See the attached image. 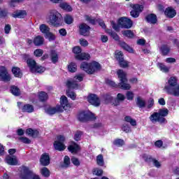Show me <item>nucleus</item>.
Here are the masks:
<instances>
[{"label":"nucleus","mask_w":179,"mask_h":179,"mask_svg":"<svg viewBox=\"0 0 179 179\" xmlns=\"http://www.w3.org/2000/svg\"><path fill=\"white\" fill-rule=\"evenodd\" d=\"M83 78H85V75L78 74L73 77L72 80H69L66 83V86L68 87V90L66 91V94L68 97H70L71 100H76V94L74 92L71 91V90H77L79 89L78 82H82L83 80Z\"/></svg>","instance_id":"1"},{"label":"nucleus","mask_w":179,"mask_h":179,"mask_svg":"<svg viewBox=\"0 0 179 179\" xmlns=\"http://www.w3.org/2000/svg\"><path fill=\"white\" fill-rule=\"evenodd\" d=\"M177 81V78L171 77L168 80V85L165 86L164 89L168 93V94H171L172 96H179V85Z\"/></svg>","instance_id":"2"},{"label":"nucleus","mask_w":179,"mask_h":179,"mask_svg":"<svg viewBox=\"0 0 179 179\" xmlns=\"http://www.w3.org/2000/svg\"><path fill=\"white\" fill-rule=\"evenodd\" d=\"M49 23L53 26H59L62 23V15L56 10H50L49 12Z\"/></svg>","instance_id":"3"},{"label":"nucleus","mask_w":179,"mask_h":179,"mask_svg":"<svg viewBox=\"0 0 179 179\" xmlns=\"http://www.w3.org/2000/svg\"><path fill=\"white\" fill-rule=\"evenodd\" d=\"M117 73L120 80V83L118 84V87H120L124 90H129V89H131V85L127 83V82H128V80L127 79V73L122 69H119L117 70Z\"/></svg>","instance_id":"4"},{"label":"nucleus","mask_w":179,"mask_h":179,"mask_svg":"<svg viewBox=\"0 0 179 179\" xmlns=\"http://www.w3.org/2000/svg\"><path fill=\"white\" fill-rule=\"evenodd\" d=\"M21 179H41L38 175L35 174L27 166L20 168Z\"/></svg>","instance_id":"5"},{"label":"nucleus","mask_w":179,"mask_h":179,"mask_svg":"<svg viewBox=\"0 0 179 179\" xmlns=\"http://www.w3.org/2000/svg\"><path fill=\"white\" fill-rule=\"evenodd\" d=\"M28 66L30 68L31 72L32 73H43L45 71V68L43 66H38L36 64V61L29 59L27 61Z\"/></svg>","instance_id":"6"},{"label":"nucleus","mask_w":179,"mask_h":179,"mask_svg":"<svg viewBox=\"0 0 179 179\" xmlns=\"http://www.w3.org/2000/svg\"><path fill=\"white\" fill-rule=\"evenodd\" d=\"M65 142V137L64 136H59L57 137L56 141L54 143V148L56 150H59V152H62L66 149V146L64 143Z\"/></svg>","instance_id":"7"},{"label":"nucleus","mask_w":179,"mask_h":179,"mask_svg":"<svg viewBox=\"0 0 179 179\" xmlns=\"http://www.w3.org/2000/svg\"><path fill=\"white\" fill-rule=\"evenodd\" d=\"M130 7L133 9V10L130 12L131 16L134 18L139 17V14L141 12H142V10H143V6L131 3L130 4Z\"/></svg>","instance_id":"8"},{"label":"nucleus","mask_w":179,"mask_h":179,"mask_svg":"<svg viewBox=\"0 0 179 179\" xmlns=\"http://www.w3.org/2000/svg\"><path fill=\"white\" fill-rule=\"evenodd\" d=\"M118 24L122 29H131L132 27V20L131 19L123 17L119 19Z\"/></svg>","instance_id":"9"},{"label":"nucleus","mask_w":179,"mask_h":179,"mask_svg":"<svg viewBox=\"0 0 179 179\" xmlns=\"http://www.w3.org/2000/svg\"><path fill=\"white\" fill-rule=\"evenodd\" d=\"M78 120L82 122L89 121V120H96L94 114L91 112H82L78 115Z\"/></svg>","instance_id":"10"},{"label":"nucleus","mask_w":179,"mask_h":179,"mask_svg":"<svg viewBox=\"0 0 179 179\" xmlns=\"http://www.w3.org/2000/svg\"><path fill=\"white\" fill-rule=\"evenodd\" d=\"M150 120L152 124H156V122H160L161 124H164L166 122V118L160 116L159 112H155L150 116Z\"/></svg>","instance_id":"11"},{"label":"nucleus","mask_w":179,"mask_h":179,"mask_svg":"<svg viewBox=\"0 0 179 179\" xmlns=\"http://www.w3.org/2000/svg\"><path fill=\"white\" fill-rule=\"evenodd\" d=\"M12 77H10V74L8 73V70L4 66L0 67V80L3 82H10Z\"/></svg>","instance_id":"12"},{"label":"nucleus","mask_w":179,"mask_h":179,"mask_svg":"<svg viewBox=\"0 0 179 179\" xmlns=\"http://www.w3.org/2000/svg\"><path fill=\"white\" fill-rule=\"evenodd\" d=\"M80 34L81 36H89L90 34V27L85 23H83L79 26Z\"/></svg>","instance_id":"13"},{"label":"nucleus","mask_w":179,"mask_h":179,"mask_svg":"<svg viewBox=\"0 0 179 179\" xmlns=\"http://www.w3.org/2000/svg\"><path fill=\"white\" fill-rule=\"evenodd\" d=\"M87 100L89 103H90V104L94 106L95 107H99V106H100V99H99V97H97L96 94H90L88 96Z\"/></svg>","instance_id":"14"},{"label":"nucleus","mask_w":179,"mask_h":179,"mask_svg":"<svg viewBox=\"0 0 179 179\" xmlns=\"http://www.w3.org/2000/svg\"><path fill=\"white\" fill-rule=\"evenodd\" d=\"M5 160L6 163L10 166H17V164L19 163L17 158L13 155H7Z\"/></svg>","instance_id":"15"},{"label":"nucleus","mask_w":179,"mask_h":179,"mask_svg":"<svg viewBox=\"0 0 179 179\" xmlns=\"http://www.w3.org/2000/svg\"><path fill=\"white\" fill-rule=\"evenodd\" d=\"M60 103L64 110H69L71 104L68 102V98L65 96H62L60 98Z\"/></svg>","instance_id":"16"},{"label":"nucleus","mask_w":179,"mask_h":179,"mask_svg":"<svg viewBox=\"0 0 179 179\" xmlns=\"http://www.w3.org/2000/svg\"><path fill=\"white\" fill-rule=\"evenodd\" d=\"M40 162L42 166H48L50 164V155L48 153H43L41 157Z\"/></svg>","instance_id":"17"},{"label":"nucleus","mask_w":179,"mask_h":179,"mask_svg":"<svg viewBox=\"0 0 179 179\" xmlns=\"http://www.w3.org/2000/svg\"><path fill=\"white\" fill-rule=\"evenodd\" d=\"M80 68H81V69H83V71H85V72H86L87 73L92 75L91 63L89 64V63L83 62L81 64Z\"/></svg>","instance_id":"18"},{"label":"nucleus","mask_w":179,"mask_h":179,"mask_svg":"<svg viewBox=\"0 0 179 179\" xmlns=\"http://www.w3.org/2000/svg\"><path fill=\"white\" fill-rule=\"evenodd\" d=\"M144 159L145 160V162H152L153 164L155 167H157V169H159L161 167L162 164L159 162V161L152 159L151 156L149 155H145L144 156Z\"/></svg>","instance_id":"19"},{"label":"nucleus","mask_w":179,"mask_h":179,"mask_svg":"<svg viewBox=\"0 0 179 179\" xmlns=\"http://www.w3.org/2000/svg\"><path fill=\"white\" fill-rule=\"evenodd\" d=\"M80 149V148L79 147V145H78L76 143H74V142H73L71 145H70L68 147V150L71 153H78Z\"/></svg>","instance_id":"20"},{"label":"nucleus","mask_w":179,"mask_h":179,"mask_svg":"<svg viewBox=\"0 0 179 179\" xmlns=\"http://www.w3.org/2000/svg\"><path fill=\"white\" fill-rule=\"evenodd\" d=\"M45 111L47 114H49V115H53V114H56V113H59V111H61V107H49L45 110Z\"/></svg>","instance_id":"21"},{"label":"nucleus","mask_w":179,"mask_h":179,"mask_svg":"<svg viewBox=\"0 0 179 179\" xmlns=\"http://www.w3.org/2000/svg\"><path fill=\"white\" fill-rule=\"evenodd\" d=\"M27 15V13L25 10H19V11H16V12H14L11 16L13 17H15V19H23V17H25Z\"/></svg>","instance_id":"22"},{"label":"nucleus","mask_w":179,"mask_h":179,"mask_svg":"<svg viewBox=\"0 0 179 179\" xmlns=\"http://www.w3.org/2000/svg\"><path fill=\"white\" fill-rule=\"evenodd\" d=\"M165 15L168 17L173 18V17H174V16H176V15H177V13L176 12V10H174L172 8L169 7L165 10Z\"/></svg>","instance_id":"23"},{"label":"nucleus","mask_w":179,"mask_h":179,"mask_svg":"<svg viewBox=\"0 0 179 179\" xmlns=\"http://www.w3.org/2000/svg\"><path fill=\"white\" fill-rule=\"evenodd\" d=\"M124 100H125V95L119 93L117 94V98L115 99L113 104L114 106H120V103H121V101H124Z\"/></svg>","instance_id":"24"},{"label":"nucleus","mask_w":179,"mask_h":179,"mask_svg":"<svg viewBox=\"0 0 179 179\" xmlns=\"http://www.w3.org/2000/svg\"><path fill=\"white\" fill-rule=\"evenodd\" d=\"M145 19L148 23H151L152 24H155L157 22V17L155 14L148 15Z\"/></svg>","instance_id":"25"},{"label":"nucleus","mask_w":179,"mask_h":179,"mask_svg":"<svg viewBox=\"0 0 179 179\" xmlns=\"http://www.w3.org/2000/svg\"><path fill=\"white\" fill-rule=\"evenodd\" d=\"M71 164V159L68 156H65L64 159V163L60 165L62 169H68Z\"/></svg>","instance_id":"26"},{"label":"nucleus","mask_w":179,"mask_h":179,"mask_svg":"<svg viewBox=\"0 0 179 179\" xmlns=\"http://www.w3.org/2000/svg\"><path fill=\"white\" fill-rule=\"evenodd\" d=\"M22 111L24 113H33L34 111V107L30 104H26L22 107Z\"/></svg>","instance_id":"27"},{"label":"nucleus","mask_w":179,"mask_h":179,"mask_svg":"<svg viewBox=\"0 0 179 179\" xmlns=\"http://www.w3.org/2000/svg\"><path fill=\"white\" fill-rule=\"evenodd\" d=\"M27 135L32 136V138H37L38 136V131L33 130L32 129H27L26 131Z\"/></svg>","instance_id":"28"},{"label":"nucleus","mask_w":179,"mask_h":179,"mask_svg":"<svg viewBox=\"0 0 179 179\" xmlns=\"http://www.w3.org/2000/svg\"><path fill=\"white\" fill-rule=\"evenodd\" d=\"M76 58L77 59L89 60V59H90V55H89V53L83 52V53H81L80 55H76Z\"/></svg>","instance_id":"29"},{"label":"nucleus","mask_w":179,"mask_h":179,"mask_svg":"<svg viewBox=\"0 0 179 179\" xmlns=\"http://www.w3.org/2000/svg\"><path fill=\"white\" fill-rule=\"evenodd\" d=\"M124 121L126 122H129L131 127H136V120L135 119H132L131 116H126L124 117Z\"/></svg>","instance_id":"30"},{"label":"nucleus","mask_w":179,"mask_h":179,"mask_svg":"<svg viewBox=\"0 0 179 179\" xmlns=\"http://www.w3.org/2000/svg\"><path fill=\"white\" fill-rule=\"evenodd\" d=\"M136 104L139 108H145L146 107V102L141 97L137 98Z\"/></svg>","instance_id":"31"},{"label":"nucleus","mask_w":179,"mask_h":179,"mask_svg":"<svg viewBox=\"0 0 179 179\" xmlns=\"http://www.w3.org/2000/svg\"><path fill=\"white\" fill-rule=\"evenodd\" d=\"M44 43V38L38 36L34 39V44L36 45H42Z\"/></svg>","instance_id":"32"},{"label":"nucleus","mask_w":179,"mask_h":179,"mask_svg":"<svg viewBox=\"0 0 179 179\" xmlns=\"http://www.w3.org/2000/svg\"><path fill=\"white\" fill-rule=\"evenodd\" d=\"M97 69H100V64L96 62H93L91 63V71H92V74L94 73Z\"/></svg>","instance_id":"33"},{"label":"nucleus","mask_w":179,"mask_h":179,"mask_svg":"<svg viewBox=\"0 0 179 179\" xmlns=\"http://www.w3.org/2000/svg\"><path fill=\"white\" fill-rule=\"evenodd\" d=\"M10 92L13 96H20V90L17 87L13 85L10 87Z\"/></svg>","instance_id":"34"},{"label":"nucleus","mask_w":179,"mask_h":179,"mask_svg":"<svg viewBox=\"0 0 179 179\" xmlns=\"http://www.w3.org/2000/svg\"><path fill=\"white\" fill-rule=\"evenodd\" d=\"M12 72L15 78H20L22 75V72H20V69L18 67H13Z\"/></svg>","instance_id":"35"},{"label":"nucleus","mask_w":179,"mask_h":179,"mask_svg":"<svg viewBox=\"0 0 179 179\" xmlns=\"http://www.w3.org/2000/svg\"><path fill=\"white\" fill-rule=\"evenodd\" d=\"M39 29L41 33H43V34H47L50 32V27H48V26L46 24H43L40 25Z\"/></svg>","instance_id":"36"},{"label":"nucleus","mask_w":179,"mask_h":179,"mask_svg":"<svg viewBox=\"0 0 179 179\" xmlns=\"http://www.w3.org/2000/svg\"><path fill=\"white\" fill-rule=\"evenodd\" d=\"M158 113L159 114L160 117L164 118V117H167V115H169V109L166 108L159 109Z\"/></svg>","instance_id":"37"},{"label":"nucleus","mask_w":179,"mask_h":179,"mask_svg":"<svg viewBox=\"0 0 179 179\" xmlns=\"http://www.w3.org/2000/svg\"><path fill=\"white\" fill-rule=\"evenodd\" d=\"M120 45L124 50L128 51V52H134V49H132V48L128 45L125 42H122Z\"/></svg>","instance_id":"38"},{"label":"nucleus","mask_w":179,"mask_h":179,"mask_svg":"<svg viewBox=\"0 0 179 179\" xmlns=\"http://www.w3.org/2000/svg\"><path fill=\"white\" fill-rule=\"evenodd\" d=\"M161 52L164 55H167V54H169V52H170V47H169V45H163L161 48Z\"/></svg>","instance_id":"39"},{"label":"nucleus","mask_w":179,"mask_h":179,"mask_svg":"<svg viewBox=\"0 0 179 179\" xmlns=\"http://www.w3.org/2000/svg\"><path fill=\"white\" fill-rule=\"evenodd\" d=\"M39 100L41 101H45L48 100V94L45 93V92H41L38 95Z\"/></svg>","instance_id":"40"},{"label":"nucleus","mask_w":179,"mask_h":179,"mask_svg":"<svg viewBox=\"0 0 179 179\" xmlns=\"http://www.w3.org/2000/svg\"><path fill=\"white\" fill-rule=\"evenodd\" d=\"M51 59L53 64H57V62H58V54H57V52L55 50L51 51Z\"/></svg>","instance_id":"41"},{"label":"nucleus","mask_w":179,"mask_h":179,"mask_svg":"<svg viewBox=\"0 0 179 179\" xmlns=\"http://www.w3.org/2000/svg\"><path fill=\"white\" fill-rule=\"evenodd\" d=\"M96 163L98 166H104V158L103 157V155H99L96 157Z\"/></svg>","instance_id":"42"},{"label":"nucleus","mask_w":179,"mask_h":179,"mask_svg":"<svg viewBox=\"0 0 179 179\" xmlns=\"http://www.w3.org/2000/svg\"><path fill=\"white\" fill-rule=\"evenodd\" d=\"M60 8H62V9H64V10H66L67 12H72V7H71L66 3H60Z\"/></svg>","instance_id":"43"},{"label":"nucleus","mask_w":179,"mask_h":179,"mask_svg":"<svg viewBox=\"0 0 179 179\" xmlns=\"http://www.w3.org/2000/svg\"><path fill=\"white\" fill-rule=\"evenodd\" d=\"M122 34H123V36H124L125 37H128L129 38H132V37H134V32H132V31L131 30L122 31Z\"/></svg>","instance_id":"44"},{"label":"nucleus","mask_w":179,"mask_h":179,"mask_svg":"<svg viewBox=\"0 0 179 179\" xmlns=\"http://www.w3.org/2000/svg\"><path fill=\"white\" fill-rule=\"evenodd\" d=\"M41 174L43 177H50V170L47 167H43L41 169Z\"/></svg>","instance_id":"45"},{"label":"nucleus","mask_w":179,"mask_h":179,"mask_svg":"<svg viewBox=\"0 0 179 179\" xmlns=\"http://www.w3.org/2000/svg\"><path fill=\"white\" fill-rule=\"evenodd\" d=\"M68 69H69V72H71V73L76 72V69H77L76 64H75L73 62L71 63L68 66Z\"/></svg>","instance_id":"46"},{"label":"nucleus","mask_w":179,"mask_h":179,"mask_svg":"<svg viewBox=\"0 0 179 179\" xmlns=\"http://www.w3.org/2000/svg\"><path fill=\"white\" fill-rule=\"evenodd\" d=\"M119 65L121 68H128L129 62L127 60H124V59H122L121 60H119Z\"/></svg>","instance_id":"47"},{"label":"nucleus","mask_w":179,"mask_h":179,"mask_svg":"<svg viewBox=\"0 0 179 179\" xmlns=\"http://www.w3.org/2000/svg\"><path fill=\"white\" fill-rule=\"evenodd\" d=\"M85 20L91 24H96L97 23V20H96V19L90 17L89 15H85Z\"/></svg>","instance_id":"48"},{"label":"nucleus","mask_w":179,"mask_h":179,"mask_svg":"<svg viewBox=\"0 0 179 179\" xmlns=\"http://www.w3.org/2000/svg\"><path fill=\"white\" fill-rule=\"evenodd\" d=\"M64 22L66 24H72L73 23V18L71 15H66L64 17Z\"/></svg>","instance_id":"49"},{"label":"nucleus","mask_w":179,"mask_h":179,"mask_svg":"<svg viewBox=\"0 0 179 179\" xmlns=\"http://www.w3.org/2000/svg\"><path fill=\"white\" fill-rule=\"evenodd\" d=\"M158 68L162 71V72H168L169 71V67H167L166 65L158 63L157 64Z\"/></svg>","instance_id":"50"},{"label":"nucleus","mask_w":179,"mask_h":179,"mask_svg":"<svg viewBox=\"0 0 179 179\" xmlns=\"http://www.w3.org/2000/svg\"><path fill=\"white\" fill-rule=\"evenodd\" d=\"M108 34H110V36H111V37L115 40L116 41H118V40H120V36H118V35L115 33L113 32L111 30H108Z\"/></svg>","instance_id":"51"},{"label":"nucleus","mask_w":179,"mask_h":179,"mask_svg":"<svg viewBox=\"0 0 179 179\" xmlns=\"http://www.w3.org/2000/svg\"><path fill=\"white\" fill-rule=\"evenodd\" d=\"M124 140L121 138H117L113 141V145H115V146L121 147L124 145Z\"/></svg>","instance_id":"52"},{"label":"nucleus","mask_w":179,"mask_h":179,"mask_svg":"<svg viewBox=\"0 0 179 179\" xmlns=\"http://www.w3.org/2000/svg\"><path fill=\"white\" fill-rule=\"evenodd\" d=\"M115 58L118 62L121 61V59H124V55H122V52L116 51L115 52Z\"/></svg>","instance_id":"53"},{"label":"nucleus","mask_w":179,"mask_h":179,"mask_svg":"<svg viewBox=\"0 0 179 179\" xmlns=\"http://www.w3.org/2000/svg\"><path fill=\"white\" fill-rule=\"evenodd\" d=\"M45 38H48V40H49V41H54V40H55V35L52 34V33L50 32H48L45 34Z\"/></svg>","instance_id":"54"},{"label":"nucleus","mask_w":179,"mask_h":179,"mask_svg":"<svg viewBox=\"0 0 179 179\" xmlns=\"http://www.w3.org/2000/svg\"><path fill=\"white\" fill-rule=\"evenodd\" d=\"M153 106H155V100L152 98H150L147 103V108L148 110H150V108H152Z\"/></svg>","instance_id":"55"},{"label":"nucleus","mask_w":179,"mask_h":179,"mask_svg":"<svg viewBox=\"0 0 179 179\" xmlns=\"http://www.w3.org/2000/svg\"><path fill=\"white\" fill-rule=\"evenodd\" d=\"M110 24H111L113 29L114 30H115V31H120V26H121V25H120V24H115V22H114V21H111Z\"/></svg>","instance_id":"56"},{"label":"nucleus","mask_w":179,"mask_h":179,"mask_svg":"<svg viewBox=\"0 0 179 179\" xmlns=\"http://www.w3.org/2000/svg\"><path fill=\"white\" fill-rule=\"evenodd\" d=\"M73 52L77 55H79V54L82 52V49L79 46H76L73 48Z\"/></svg>","instance_id":"57"},{"label":"nucleus","mask_w":179,"mask_h":179,"mask_svg":"<svg viewBox=\"0 0 179 179\" xmlns=\"http://www.w3.org/2000/svg\"><path fill=\"white\" fill-rule=\"evenodd\" d=\"M122 130L124 132H126V134H129V132L131 131V127H129V125H124V126H122Z\"/></svg>","instance_id":"58"},{"label":"nucleus","mask_w":179,"mask_h":179,"mask_svg":"<svg viewBox=\"0 0 179 179\" xmlns=\"http://www.w3.org/2000/svg\"><path fill=\"white\" fill-rule=\"evenodd\" d=\"M19 140L20 141L22 142V143H27V144H29V143H31V141H30V139H29L27 137H20L19 138Z\"/></svg>","instance_id":"59"},{"label":"nucleus","mask_w":179,"mask_h":179,"mask_svg":"<svg viewBox=\"0 0 179 179\" xmlns=\"http://www.w3.org/2000/svg\"><path fill=\"white\" fill-rule=\"evenodd\" d=\"M106 83L107 85H109V86H112L113 87H117L118 85H117V84H115V83L111 80H106Z\"/></svg>","instance_id":"60"},{"label":"nucleus","mask_w":179,"mask_h":179,"mask_svg":"<svg viewBox=\"0 0 179 179\" xmlns=\"http://www.w3.org/2000/svg\"><path fill=\"white\" fill-rule=\"evenodd\" d=\"M93 174H94V176H101V174H103V170L97 168L94 169Z\"/></svg>","instance_id":"61"},{"label":"nucleus","mask_w":179,"mask_h":179,"mask_svg":"<svg viewBox=\"0 0 179 179\" xmlns=\"http://www.w3.org/2000/svg\"><path fill=\"white\" fill-rule=\"evenodd\" d=\"M43 51L41 49H37L34 52V54L36 57H41L43 54Z\"/></svg>","instance_id":"62"},{"label":"nucleus","mask_w":179,"mask_h":179,"mask_svg":"<svg viewBox=\"0 0 179 179\" xmlns=\"http://www.w3.org/2000/svg\"><path fill=\"white\" fill-rule=\"evenodd\" d=\"M80 44L83 47H87L89 45V42L86 39L81 38L80 39Z\"/></svg>","instance_id":"63"},{"label":"nucleus","mask_w":179,"mask_h":179,"mask_svg":"<svg viewBox=\"0 0 179 179\" xmlns=\"http://www.w3.org/2000/svg\"><path fill=\"white\" fill-rule=\"evenodd\" d=\"M71 163L74 164V166H80V162H79V159L78 158L73 157L71 158Z\"/></svg>","instance_id":"64"}]
</instances>
